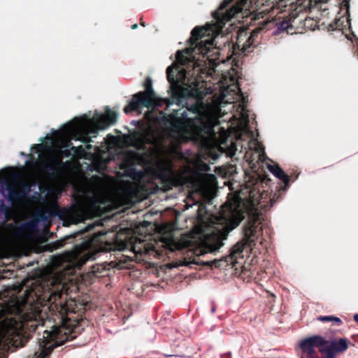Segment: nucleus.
Segmentation results:
<instances>
[{"label":"nucleus","instance_id":"obj_1","mask_svg":"<svg viewBox=\"0 0 358 358\" xmlns=\"http://www.w3.org/2000/svg\"><path fill=\"white\" fill-rule=\"evenodd\" d=\"M194 196H199L197 193H190L183 200V208H180V212L193 209L194 213L191 218L194 224L192 231L189 234H180V250L183 248H189L191 257L189 261L185 257L180 259V266H189L192 264L201 265L220 268L223 263L231 264L233 266L237 263L238 258H243V252L245 249L251 250L255 245L258 239L259 215L253 214L249 217L243 228L244 238L238 242L231 250L230 255L224 259H214L213 261H200L199 257L207 253H213L217 251L223 245V240L227 239L229 233L239 225L245 218V212L240 206L230 204L228 206V214L223 212L221 218L224 221L225 226L217 231H211L210 225L203 220V213L206 206L200 202Z\"/></svg>","mask_w":358,"mask_h":358},{"label":"nucleus","instance_id":"obj_2","mask_svg":"<svg viewBox=\"0 0 358 358\" xmlns=\"http://www.w3.org/2000/svg\"><path fill=\"white\" fill-rule=\"evenodd\" d=\"M210 29L196 27L191 31L188 46L180 50V106L186 111L180 113V143L184 134L197 141L203 134H211L219 120L212 107L203 101L201 81L199 74L206 60H210L215 48L213 41L209 38Z\"/></svg>","mask_w":358,"mask_h":358},{"label":"nucleus","instance_id":"obj_3","mask_svg":"<svg viewBox=\"0 0 358 358\" xmlns=\"http://www.w3.org/2000/svg\"><path fill=\"white\" fill-rule=\"evenodd\" d=\"M166 78L170 84L169 92L172 100L158 96L153 90L152 79L148 77L143 85L145 90L134 94L128 106L124 108V111L126 113L137 111L141 107L155 109L164 105L166 106V110H168L173 103L179 106V50L175 53V60L166 69Z\"/></svg>","mask_w":358,"mask_h":358},{"label":"nucleus","instance_id":"obj_4","mask_svg":"<svg viewBox=\"0 0 358 358\" xmlns=\"http://www.w3.org/2000/svg\"><path fill=\"white\" fill-rule=\"evenodd\" d=\"M41 310L32 305L27 311L14 317L4 320L0 326L2 338L15 348H22L31 338L29 332H34L40 324Z\"/></svg>","mask_w":358,"mask_h":358},{"label":"nucleus","instance_id":"obj_5","mask_svg":"<svg viewBox=\"0 0 358 358\" xmlns=\"http://www.w3.org/2000/svg\"><path fill=\"white\" fill-rule=\"evenodd\" d=\"M215 20L217 29L222 30L225 24L235 19L237 21H247L250 19V24L263 18V12H258L252 4V0H223L219 8L212 13Z\"/></svg>","mask_w":358,"mask_h":358},{"label":"nucleus","instance_id":"obj_6","mask_svg":"<svg viewBox=\"0 0 358 358\" xmlns=\"http://www.w3.org/2000/svg\"><path fill=\"white\" fill-rule=\"evenodd\" d=\"M101 129L96 124V119L91 120L85 117V120L76 118L65 124L62 131L66 136H73L75 140L88 143L92 141V137L96 136L98 130Z\"/></svg>","mask_w":358,"mask_h":358},{"label":"nucleus","instance_id":"obj_7","mask_svg":"<svg viewBox=\"0 0 358 358\" xmlns=\"http://www.w3.org/2000/svg\"><path fill=\"white\" fill-rule=\"evenodd\" d=\"M176 224L167 223L159 227L160 237L158 242L152 246L155 257L159 259H170L179 250V238L175 236Z\"/></svg>","mask_w":358,"mask_h":358},{"label":"nucleus","instance_id":"obj_8","mask_svg":"<svg viewBox=\"0 0 358 358\" xmlns=\"http://www.w3.org/2000/svg\"><path fill=\"white\" fill-rule=\"evenodd\" d=\"M178 109H174L172 114L167 115L163 111L159 112L155 117L156 122L169 136H175L174 153L179 157V115Z\"/></svg>","mask_w":358,"mask_h":358},{"label":"nucleus","instance_id":"obj_9","mask_svg":"<svg viewBox=\"0 0 358 358\" xmlns=\"http://www.w3.org/2000/svg\"><path fill=\"white\" fill-rule=\"evenodd\" d=\"M62 329L60 327H55L54 329H52L50 332L48 333V336L50 337V339L53 342L52 344H49L48 343H45L43 347V349L41 350L37 358H45L48 357L52 350L63 344H64L68 341H71L74 338L75 336H73L72 334H69V332H64V335L62 337L64 338H60L59 336L62 334Z\"/></svg>","mask_w":358,"mask_h":358},{"label":"nucleus","instance_id":"obj_10","mask_svg":"<svg viewBox=\"0 0 358 358\" xmlns=\"http://www.w3.org/2000/svg\"><path fill=\"white\" fill-rule=\"evenodd\" d=\"M1 187L8 192V199L12 203L26 199L31 190V186L27 182H20L19 189H17L15 184L10 181H5Z\"/></svg>","mask_w":358,"mask_h":358},{"label":"nucleus","instance_id":"obj_11","mask_svg":"<svg viewBox=\"0 0 358 358\" xmlns=\"http://www.w3.org/2000/svg\"><path fill=\"white\" fill-rule=\"evenodd\" d=\"M81 308L78 307L75 300L70 299L64 303H61L57 307V312L61 316L62 323L63 325H67L69 322H78V317L81 314L78 311Z\"/></svg>","mask_w":358,"mask_h":358},{"label":"nucleus","instance_id":"obj_12","mask_svg":"<svg viewBox=\"0 0 358 358\" xmlns=\"http://www.w3.org/2000/svg\"><path fill=\"white\" fill-rule=\"evenodd\" d=\"M327 343V340L322 336L315 335L303 340L300 343V348L303 352L307 354L308 358H310L317 355L315 348H317L320 352V349H322L323 345Z\"/></svg>","mask_w":358,"mask_h":358},{"label":"nucleus","instance_id":"obj_13","mask_svg":"<svg viewBox=\"0 0 358 358\" xmlns=\"http://www.w3.org/2000/svg\"><path fill=\"white\" fill-rule=\"evenodd\" d=\"M35 164H38L50 178H57L64 166L62 157H52L50 160H36Z\"/></svg>","mask_w":358,"mask_h":358},{"label":"nucleus","instance_id":"obj_14","mask_svg":"<svg viewBox=\"0 0 358 358\" xmlns=\"http://www.w3.org/2000/svg\"><path fill=\"white\" fill-rule=\"evenodd\" d=\"M349 343L350 342L345 338L331 341H327V343L323 345L322 349H320V353L336 357L337 354L343 353L348 350Z\"/></svg>","mask_w":358,"mask_h":358},{"label":"nucleus","instance_id":"obj_15","mask_svg":"<svg viewBox=\"0 0 358 358\" xmlns=\"http://www.w3.org/2000/svg\"><path fill=\"white\" fill-rule=\"evenodd\" d=\"M187 163V169L195 177H201V172H207L210 169L209 165L204 162L199 155L189 159Z\"/></svg>","mask_w":358,"mask_h":358},{"label":"nucleus","instance_id":"obj_16","mask_svg":"<svg viewBox=\"0 0 358 358\" xmlns=\"http://www.w3.org/2000/svg\"><path fill=\"white\" fill-rule=\"evenodd\" d=\"M117 114L116 112L107 109L105 114L96 119V124L101 129H106L116 122Z\"/></svg>","mask_w":358,"mask_h":358},{"label":"nucleus","instance_id":"obj_17","mask_svg":"<svg viewBox=\"0 0 358 358\" xmlns=\"http://www.w3.org/2000/svg\"><path fill=\"white\" fill-rule=\"evenodd\" d=\"M268 169L271 173H272L277 178L282 181L285 184L284 187H281L282 189L285 190L287 187L289 185L290 178L288 175L285 173V172L281 169V167L278 164H268Z\"/></svg>","mask_w":358,"mask_h":358},{"label":"nucleus","instance_id":"obj_18","mask_svg":"<svg viewBox=\"0 0 358 358\" xmlns=\"http://www.w3.org/2000/svg\"><path fill=\"white\" fill-rule=\"evenodd\" d=\"M247 32L242 31L238 33L236 38V45L238 49L241 50L243 52H250L252 50H248V44H246Z\"/></svg>","mask_w":358,"mask_h":358},{"label":"nucleus","instance_id":"obj_19","mask_svg":"<svg viewBox=\"0 0 358 358\" xmlns=\"http://www.w3.org/2000/svg\"><path fill=\"white\" fill-rule=\"evenodd\" d=\"M85 147L83 145L79 146H73L72 143L71 141H68L66 143V147L71 146V150L73 152V155L75 156H78L80 157H84L86 154V150H91L92 149V145L88 143H85Z\"/></svg>","mask_w":358,"mask_h":358},{"label":"nucleus","instance_id":"obj_20","mask_svg":"<svg viewBox=\"0 0 358 358\" xmlns=\"http://www.w3.org/2000/svg\"><path fill=\"white\" fill-rule=\"evenodd\" d=\"M68 238H65L63 239L57 240L55 242H52L50 243L46 244L44 248L46 251L52 252L54 250H56L57 249H59L64 246L66 244V241Z\"/></svg>","mask_w":358,"mask_h":358},{"label":"nucleus","instance_id":"obj_21","mask_svg":"<svg viewBox=\"0 0 358 358\" xmlns=\"http://www.w3.org/2000/svg\"><path fill=\"white\" fill-rule=\"evenodd\" d=\"M0 213H3L5 218L4 221L2 223H0V228L2 227L5 222L10 220L11 219V208L10 206H6L3 203L0 205Z\"/></svg>","mask_w":358,"mask_h":358},{"label":"nucleus","instance_id":"obj_22","mask_svg":"<svg viewBox=\"0 0 358 358\" xmlns=\"http://www.w3.org/2000/svg\"><path fill=\"white\" fill-rule=\"evenodd\" d=\"M317 320L320 322H334L338 326H340L343 323L342 320L339 317L334 316V315L319 316L317 318Z\"/></svg>","mask_w":358,"mask_h":358},{"label":"nucleus","instance_id":"obj_23","mask_svg":"<svg viewBox=\"0 0 358 358\" xmlns=\"http://www.w3.org/2000/svg\"><path fill=\"white\" fill-rule=\"evenodd\" d=\"M125 172L127 176L133 179H138L142 176V172L137 171L133 166H128Z\"/></svg>","mask_w":358,"mask_h":358},{"label":"nucleus","instance_id":"obj_24","mask_svg":"<svg viewBox=\"0 0 358 358\" xmlns=\"http://www.w3.org/2000/svg\"><path fill=\"white\" fill-rule=\"evenodd\" d=\"M257 36L258 32L256 31H252L249 36L248 34L247 33L246 44L249 45L248 50H250L252 48L255 47V41Z\"/></svg>","mask_w":358,"mask_h":358},{"label":"nucleus","instance_id":"obj_25","mask_svg":"<svg viewBox=\"0 0 358 358\" xmlns=\"http://www.w3.org/2000/svg\"><path fill=\"white\" fill-rule=\"evenodd\" d=\"M117 235H115V240L113 243V248H110V249L121 250L125 247V243L124 241L117 242Z\"/></svg>","mask_w":358,"mask_h":358},{"label":"nucleus","instance_id":"obj_26","mask_svg":"<svg viewBox=\"0 0 358 358\" xmlns=\"http://www.w3.org/2000/svg\"><path fill=\"white\" fill-rule=\"evenodd\" d=\"M138 140L141 143H146L150 144L152 143L151 138L148 137L146 134H141Z\"/></svg>","mask_w":358,"mask_h":358},{"label":"nucleus","instance_id":"obj_27","mask_svg":"<svg viewBox=\"0 0 358 358\" xmlns=\"http://www.w3.org/2000/svg\"><path fill=\"white\" fill-rule=\"evenodd\" d=\"M289 22L288 21H283L279 24L278 29L280 31H285L289 27Z\"/></svg>","mask_w":358,"mask_h":358},{"label":"nucleus","instance_id":"obj_28","mask_svg":"<svg viewBox=\"0 0 358 358\" xmlns=\"http://www.w3.org/2000/svg\"><path fill=\"white\" fill-rule=\"evenodd\" d=\"M350 0H343L341 3V8H344L346 9L347 13L349 12L350 9Z\"/></svg>","mask_w":358,"mask_h":358},{"label":"nucleus","instance_id":"obj_29","mask_svg":"<svg viewBox=\"0 0 358 358\" xmlns=\"http://www.w3.org/2000/svg\"><path fill=\"white\" fill-rule=\"evenodd\" d=\"M183 174H184V169L183 168L180 166V189L182 187L183 185H184V177H183Z\"/></svg>","mask_w":358,"mask_h":358},{"label":"nucleus","instance_id":"obj_30","mask_svg":"<svg viewBox=\"0 0 358 358\" xmlns=\"http://www.w3.org/2000/svg\"><path fill=\"white\" fill-rule=\"evenodd\" d=\"M167 266L169 268H172L173 267H178V266H179V261L176 259L174 262L168 264Z\"/></svg>","mask_w":358,"mask_h":358},{"label":"nucleus","instance_id":"obj_31","mask_svg":"<svg viewBox=\"0 0 358 358\" xmlns=\"http://www.w3.org/2000/svg\"><path fill=\"white\" fill-rule=\"evenodd\" d=\"M71 148L70 149H65L64 150L62 151V154L65 156V157H69L70 155H71Z\"/></svg>","mask_w":358,"mask_h":358},{"label":"nucleus","instance_id":"obj_32","mask_svg":"<svg viewBox=\"0 0 358 358\" xmlns=\"http://www.w3.org/2000/svg\"><path fill=\"white\" fill-rule=\"evenodd\" d=\"M292 3L291 0H280V5L281 6H286L288 3L292 4Z\"/></svg>","mask_w":358,"mask_h":358},{"label":"nucleus","instance_id":"obj_33","mask_svg":"<svg viewBox=\"0 0 358 358\" xmlns=\"http://www.w3.org/2000/svg\"><path fill=\"white\" fill-rule=\"evenodd\" d=\"M173 182L176 187L179 186V173H176Z\"/></svg>","mask_w":358,"mask_h":358},{"label":"nucleus","instance_id":"obj_34","mask_svg":"<svg viewBox=\"0 0 358 358\" xmlns=\"http://www.w3.org/2000/svg\"><path fill=\"white\" fill-rule=\"evenodd\" d=\"M34 148H36L38 151L41 150L44 148V145L43 143L34 144L33 145Z\"/></svg>","mask_w":358,"mask_h":358},{"label":"nucleus","instance_id":"obj_35","mask_svg":"<svg viewBox=\"0 0 358 358\" xmlns=\"http://www.w3.org/2000/svg\"><path fill=\"white\" fill-rule=\"evenodd\" d=\"M338 21H336L334 23H331L329 25V29L334 30L337 29Z\"/></svg>","mask_w":358,"mask_h":358},{"label":"nucleus","instance_id":"obj_36","mask_svg":"<svg viewBox=\"0 0 358 358\" xmlns=\"http://www.w3.org/2000/svg\"><path fill=\"white\" fill-rule=\"evenodd\" d=\"M321 358H336L334 355L322 354Z\"/></svg>","mask_w":358,"mask_h":358},{"label":"nucleus","instance_id":"obj_37","mask_svg":"<svg viewBox=\"0 0 358 358\" xmlns=\"http://www.w3.org/2000/svg\"><path fill=\"white\" fill-rule=\"evenodd\" d=\"M180 162H182V161H184V160L186 159V157H185V156L184 153L182 152V150H180Z\"/></svg>","mask_w":358,"mask_h":358},{"label":"nucleus","instance_id":"obj_38","mask_svg":"<svg viewBox=\"0 0 358 358\" xmlns=\"http://www.w3.org/2000/svg\"><path fill=\"white\" fill-rule=\"evenodd\" d=\"M354 320L358 323V314H355L353 317Z\"/></svg>","mask_w":358,"mask_h":358},{"label":"nucleus","instance_id":"obj_39","mask_svg":"<svg viewBox=\"0 0 358 358\" xmlns=\"http://www.w3.org/2000/svg\"><path fill=\"white\" fill-rule=\"evenodd\" d=\"M175 216H176V220H177L178 217L179 216V211L178 210H176L175 211Z\"/></svg>","mask_w":358,"mask_h":358},{"label":"nucleus","instance_id":"obj_40","mask_svg":"<svg viewBox=\"0 0 358 358\" xmlns=\"http://www.w3.org/2000/svg\"><path fill=\"white\" fill-rule=\"evenodd\" d=\"M137 27H138V24L136 23L131 25L132 29H136Z\"/></svg>","mask_w":358,"mask_h":358},{"label":"nucleus","instance_id":"obj_41","mask_svg":"<svg viewBox=\"0 0 358 358\" xmlns=\"http://www.w3.org/2000/svg\"><path fill=\"white\" fill-rule=\"evenodd\" d=\"M141 25L143 26V27H145V22L142 20V19H141V22H140Z\"/></svg>","mask_w":358,"mask_h":358},{"label":"nucleus","instance_id":"obj_42","mask_svg":"<svg viewBox=\"0 0 358 358\" xmlns=\"http://www.w3.org/2000/svg\"><path fill=\"white\" fill-rule=\"evenodd\" d=\"M241 274L242 275H245V271L244 270H242Z\"/></svg>","mask_w":358,"mask_h":358},{"label":"nucleus","instance_id":"obj_43","mask_svg":"<svg viewBox=\"0 0 358 358\" xmlns=\"http://www.w3.org/2000/svg\"><path fill=\"white\" fill-rule=\"evenodd\" d=\"M310 358H320L318 355L315 356V357H310Z\"/></svg>","mask_w":358,"mask_h":358},{"label":"nucleus","instance_id":"obj_44","mask_svg":"<svg viewBox=\"0 0 358 358\" xmlns=\"http://www.w3.org/2000/svg\"><path fill=\"white\" fill-rule=\"evenodd\" d=\"M166 357H171L172 355H166Z\"/></svg>","mask_w":358,"mask_h":358},{"label":"nucleus","instance_id":"obj_45","mask_svg":"<svg viewBox=\"0 0 358 358\" xmlns=\"http://www.w3.org/2000/svg\"><path fill=\"white\" fill-rule=\"evenodd\" d=\"M301 358H303V357H301Z\"/></svg>","mask_w":358,"mask_h":358}]
</instances>
